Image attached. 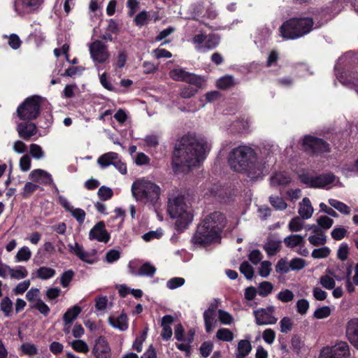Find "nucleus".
I'll list each match as a JSON object with an SVG mask.
<instances>
[{
	"mask_svg": "<svg viewBox=\"0 0 358 358\" xmlns=\"http://www.w3.org/2000/svg\"><path fill=\"white\" fill-rule=\"evenodd\" d=\"M12 190H13L12 189H9V193H8V194H10V195L11 194V193H12Z\"/></svg>",
	"mask_w": 358,
	"mask_h": 358,
	"instance_id": "6ab92c4d",
	"label": "nucleus"
},
{
	"mask_svg": "<svg viewBox=\"0 0 358 358\" xmlns=\"http://www.w3.org/2000/svg\"><path fill=\"white\" fill-rule=\"evenodd\" d=\"M16 258L18 262L22 261V248L18 250Z\"/></svg>",
	"mask_w": 358,
	"mask_h": 358,
	"instance_id": "f8f14e48",
	"label": "nucleus"
},
{
	"mask_svg": "<svg viewBox=\"0 0 358 358\" xmlns=\"http://www.w3.org/2000/svg\"><path fill=\"white\" fill-rule=\"evenodd\" d=\"M22 1V0H15V5H14V6H15V10H16L17 12H18V9H17V4H19V3H20V1Z\"/></svg>",
	"mask_w": 358,
	"mask_h": 358,
	"instance_id": "ddd939ff",
	"label": "nucleus"
},
{
	"mask_svg": "<svg viewBox=\"0 0 358 358\" xmlns=\"http://www.w3.org/2000/svg\"><path fill=\"white\" fill-rule=\"evenodd\" d=\"M8 278L14 280H20L22 278V269L20 266L17 268H10Z\"/></svg>",
	"mask_w": 358,
	"mask_h": 358,
	"instance_id": "7ed1b4c3",
	"label": "nucleus"
},
{
	"mask_svg": "<svg viewBox=\"0 0 358 358\" xmlns=\"http://www.w3.org/2000/svg\"><path fill=\"white\" fill-rule=\"evenodd\" d=\"M16 246V242L15 241H10L6 245V250L8 252L12 251Z\"/></svg>",
	"mask_w": 358,
	"mask_h": 358,
	"instance_id": "0eeeda50",
	"label": "nucleus"
},
{
	"mask_svg": "<svg viewBox=\"0 0 358 358\" xmlns=\"http://www.w3.org/2000/svg\"><path fill=\"white\" fill-rule=\"evenodd\" d=\"M1 194H1V192H0V196H1Z\"/></svg>",
	"mask_w": 358,
	"mask_h": 358,
	"instance_id": "aec40b11",
	"label": "nucleus"
},
{
	"mask_svg": "<svg viewBox=\"0 0 358 358\" xmlns=\"http://www.w3.org/2000/svg\"><path fill=\"white\" fill-rule=\"evenodd\" d=\"M10 182V178L9 176L8 180L6 181V185L8 186Z\"/></svg>",
	"mask_w": 358,
	"mask_h": 358,
	"instance_id": "dca6fc26",
	"label": "nucleus"
},
{
	"mask_svg": "<svg viewBox=\"0 0 358 358\" xmlns=\"http://www.w3.org/2000/svg\"><path fill=\"white\" fill-rule=\"evenodd\" d=\"M16 113L19 119L22 120V103L18 105Z\"/></svg>",
	"mask_w": 358,
	"mask_h": 358,
	"instance_id": "6e6552de",
	"label": "nucleus"
},
{
	"mask_svg": "<svg viewBox=\"0 0 358 358\" xmlns=\"http://www.w3.org/2000/svg\"><path fill=\"white\" fill-rule=\"evenodd\" d=\"M13 148L18 153H22V141H17L15 142Z\"/></svg>",
	"mask_w": 358,
	"mask_h": 358,
	"instance_id": "39448f33",
	"label": "nucleus"
},
{
	"mask_svg": "<svg viewBox=\"0 0 358 358\" xmlns=\"http://www.w3.org/2000/svg\"><path fill=\"white\" fill-rule=\"evenodd\" d=\"M12 190H13L12 189H9V193H8V194H10V195L11 194V193H12Z\"/></svg>",
	"mask_w": 358,
	"mask_h": 358,
	"instance_id": "a211bd4d",
	"label": "nucleus"
},
{
	"mask_svg": "<svg viewBox=\"0 0 358 358\" xmlns=\"http://www.w3.org/2000/svg\"><path fill=\"white\" fill-rule=\"evenodd\" d=\"M10 268L9 266L0 261V277L3 278H8Z\"/></svg>",
	"mask_w": 358,
	"mask_h": 358,
	"instance_id": "20e7f679",
	"label": "nucleus"
},
{
	"mask_svg": "<svg viewBox=\"0 0 358 358\" xmlns=\"http://www.w3.org/2000/svg\"><path fill=\"white\" fill-rule=\"evenodd\" d=\"M20 43L21 41L17 35L13 34L10 36L8 44L13 49L20 48Z\"/></svg>",
	"mask_w": 358,
	"mask_h": 358,
	"instance_id": "f03ea898",
	"label": "nucleus"
},
{
	"mask_svg": "<svg viewBox=\"0 0 358 358\" xmlns=\"http://www.w3.org/2000/svg\"><path fill=\"white\" fill-rule=\"evenodd\" d=\"M1 286H2V282L0 281V296H1Z\"/></svg>",
	"mask_w": 358,
	"mask_h": 358,
	"instance_id": "f3484780",
	"label": "nucleus"
},
{
	"mask_svg": "<svg viewBox=\"0 0 358 358\" xmlns=\"http://www.w3.org/2000/svg\"><path fill=\"white\" fill-rule=\"evenodd\" d=\"M19 166L21 169H22V157H21L19 159Z\"/></svg>",
	"mask_w": 358,
	"mask_h": 358,
	"instance_id": "4468645a",
	"label": "nucleus"
},
{
	"mask_svg": "<svg viewBox=\"0 0 358 358\" xmlns=\"http://www.w3.org/2000/svg\"><path fill=\"white\" fill-rule=\"evenodd\" d=\"M17 131L18 132L19 136L22 138V122L17 124Z\"/></svg>",
	"mask_w": 358,
	"mask_h": 358,
	"instance_id": "9b49d317",
	"label": "nucleus"
},
{
	"mask_svg": "<svg viewBox=\"0 0 358 358\" xmlns=\"http://www.w3.org/2000/svg\"><path fill=\"white\" fill-rule=\"evenodd\" d=\"M1 310L6 316H9L13 310V302L8 297H5L1 302Z\"/></svg>",
	"mask_w": 358,
	"mask_h": 358,
	"instance_id": "f257e3e1",
	"label": "nucleus"
},
{
	"mask_svg": "<svg viewBox=\"0 0 358 358\" xmlns=\"http://www.w3.org/2000/svg\"><path fill=\"white\" fill-rule=\"evenodd\" d=\"M22 306V301L20 299H17L15 310L17 313L20 312Z\"/></svg>",
	"mask_w": 358,
	"mask_h": 358,
	"instance_id": "1a4fd4ad",
	"label": "nucleus"
},
{
	"mask_svg": "<svg viewBox=\"0 0 358 358\" xmlns=\"http://www.w3.org/2000/svg\"><path fill=\"white\" fill-rule=\"evenodd\" d=\"M3 204L0 202V214L3 212Z\"/></svg>",
	"mask_w": 358,
	"mask_h": 358,
	"instance_id": "2eb2a0df",
	"label": "nucleus"
},
{
	"mask_svg": "<svg viewBox=\"0 0 358 358\" xmlns=\"http://www.w3.org/2000/svg\"><path fill=\"white\" fill-rule=\"evenodd\" d=\"M7 355V350L3 343L0 341V358H6Z\"/></svg>",
	"mask_w": 358,
	"mask_h": 358,
	"instance_id": "423d86ee",
	"label": "nucleus"
},
{
	"mask_svg": "<svg viewBox=\"0 0 358 358\" xmlns=\"http://www.w3.org/2000/svg\"><path fill=\"white\" fill-rule=\"evenodd\" d=\"M14 292L16 294L22 293V283H19L15 288Z\"/></svg>",
	"mask_w": 358,
	"mask_h": 358,
	"instance_id": "9d476101",
	"label": "nucleus"
}]
</instances>
